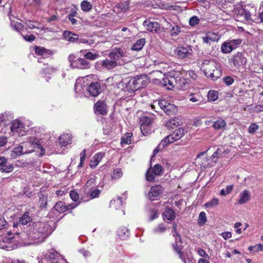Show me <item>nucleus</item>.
I'll return each mask as SVG.
<instances>
[{"label": "nucleus", "instance_id": "nucleus-1", "mask_svg": "<svg viewBox=\"0 0 263 263\" xmlns=\"http://www.w3.org/2000/svg\"><path fill=\"white\" fill-rule=\"evenodd\" d=\"M49 225L46 222L38 221L30 224L26 230L28 239L32 240L29 244L39 243L43 242L48 236Z\"/></svg>", "mask_w": 263, "mask_h": 263}, {"label": "nucleus", "instance_id": "nucleus-2", "mask_svg": "<svg viewBox=\"0 0 263 263\" xmlns=\"http://www.w3.org/2000/svg\"><path fill=\"white\" fill-rule=\"evenodd\" d=\"M107 82L125 91H136L134 78L122 79L120 75L115 74L112 77L108 78Z\"/></svg>", "mask_w": 263, "mask_h": 263}, {"label": "nucleus", "instance_id": "nucleus-3", "mask_svg": "<svg viewBox=\"0 0 263 263\" xmlns=\"http://www.w3.org/2000/svg\"><path fill=\"white\" fill-rule=\"evenodd\" d=\"M205 76L213 80H216L222 74V70L217 61L214 59L204 60L201 66Z\"/></svg>", "mask_w": 263, "mask_h": 263}, {"label": "nucleus", "instance_id": "nucleus-4", "mask_svg": "<svg viewBox=\"0 0 263 263\" xmlns=\"http://www.w3.org/2000/svg\"><path fill=\"white\" fill-rule=\"evenodd\" d=\"M19 233L13 230V233L8 232L6 236L0 238V248L11 251L20 246Z\"/></svg>", "mask_w": 263, "mask_h": 263}, {"label": "nucleus", "instance_id": "nucleus-5", "mask_svg": "<svg viewBox=\"0 0 263 263\" xmlns=\"http://www.w3.org/2000/svg\"><path fill=\"white\" fill-rule=\"evenodd\" d=\"M256 12V8L252 4H248L244 7L239 6L234 10L236 19L242 22L251 20V15Z\"/></svg>", "mask_w": 263, "mask_h": 263}, {"label": "nucleus", "instance_id": "nucleus-6", "mask_svg": "<svg viewBox=\"0 0 263 263\" xmlns=\"http://www.w3.org/2000/svg\"><path fill=\"white\" fill-rule=\"evenodd\" d=\"M11 135L16 139L17 137L25 136L28 130V127L18 119L12 121L10 126Z\"/></svg>", "mask_w": 263, "mask_h": 263}, {"label": "nucleus", "instance_id": "nucleus-7", "mask_svg": "<svg viewBox=\"0 0 263 263\" xmlns=\"http://www.w3.org/2000/svg\"><path fill=\"white\" fill-rule=\"evenodd\" d=\"M21 145L23 146V149L26 154L32 152L35 148L40 149L42 152L45 151L40 140L33 137L29 138L27 141L22 143Z\"/></svg>", "mask_w": 263, "mask_h": 263}, {"label": "nucleus", "instance_id": "nucleus-8", "mask_svg": "<svg viewBox=\"0 0 263 263\" xmlns=\"http://www.w3.org/2000/svg\"><path fill=\"white\" fill-rule=\"evenodd\" d=\"M68 60L72 68L85 69L89 68L90 66L89 62L86 60L82 58L76 59L73 54L69 55Z\"/></svg>", "mask_w": 263, "mask_h": 263}, {"label": "nucleus", "instance_id": "nucleus-9", "mask_svg": "<svg viewBox=\"0 0 263 263\" xmlns=\"http://www.w3.org/2000/svg\"><path fill=\"white\" fill-rule=\"evenodd\" d=\"M182 82L184 83V80L183 79H178V77L175 78L174 76L166 77L163 79V83L165 86H167V88L171 89L172 88L176 87L180 89H183L184 87L181 85Z\"/></svg>", "mask_w": 263, "mask_h": 263}, {"label": "nucleus", "instance_id": "nucleus-10", "mask_svg": "<svg viewBox=\"0 0 263 263\" xmlns=\"http://www.w3.org/2000/svg\"><path fill=\"white\" fill-rule=\"evenodd\" d=\"M247 59L241 52H237L229 59L228 62L232 67L239 68L240 66L245 65Z\"/></svg>", "mask_w": 263, "mask_h": 263}, {"label": "nucleus", "instance_id": "nucleus-11", "mask_svg": "<svg viewBox=\"0 0 263 263\" xmlns=\"http://www.w3.org/2000/svg\"><path fill=\"white\" fill-rule=\"evenodd\" d=\"M175 54L180 59L190 58L192 55L193 50L191 46H179L175 50Z\"/></svg>", "mask_w": 263, "mask_h": 263}, {"label": "nucleus", "instance_id": "nucleus-12", "mask_svg": "<svg viewBox=\"0 0 263 263\" xmlns=\"http://www.w3.org/2000/svg\"><path fill=\"white\" fill-rule=\"evenodd\" d=\"M158 105L161 109L168 115H174L177 112V106L165 100H160Z\"/></svg>", "mask_w": 263, "mask_h": 263}, {"label": "nucleus", "instance_id": "nucleus-13", "mask_svg": "<svg viewBox=\"0 0 263 263\" xmlns=\"http://www.w3.org/2000/svg\"><path fill=\"white\" fill-rule=\"evenodd\" d=\"M163 173L162 166L159 164H155L153 168H149L146 174V180L148 181H153L157 176H160Z\"/></svg>", "mask_w": 263, "mask_h": 263}, {"label": "nucleus", "instance_id": "nucleus-14", "mask_svg": "<svg viewBox=\"0 0 263 263\" xmlns=\"http://www.w3.org/2000/svg\"><path fill=\"white\" fill-rule=\"evenodd\" d=\"M173 235L175 237V243L173 245L174 249L179 254L180 258L182 259V254L181 252L182 246L181 244H178V242L182 243V242L180 235L177 232L176 224H173Z\"/></svg>", "mask_w": 263, "mask_h": 263}, {"label": "nucleus", "instance_id": "nucleus-15", "mask_svg": "<svg viewBox=\"0 0 263 263\" xmlns=\"http://www.w3.org/2000/svg\"><path fill=\"white\" fill-rule=\"evenodd\" d=\"M136 90L146 87L149 83V79L146 75H140L134 77Z\"/></svg>", "mask_w": 263, "mask_h": 263}, {"label": "nucleus", "instance_id": "nucleus-16", "mask_svg": "<svg viewBox=\"0 0 263 263\" xmlns=\"http://www.w3.org/2000/svg\"><path fill=\"white\" fill-rule=\"evenodd\" d=\"M45 257L49 259L51 263H66L65 260L63 259L60 255L53 251H50L46 253Z\"/></svg>", "mask_w": 263, "mask_h": 263}, {"label": "nucleus", "instance_id": "nucleus-17", "mask_svg": "<svg viewBox=\"0 0 263 263\" xmlns=\"http://www.w3.org/2000/svg\"><path fill=\"white\" fill-rule=\"evenodd\" d=\"M162 191L163 188L160 185L152 186L148 194L149 199L152 201L157 200Z\"/></svg>", "mask_w": 263, "mask_h": 263}, {"label": "nucleus", "instance_id": "nucleus-18", "mask_svg": "<svg viewBox=\"0 0 263 263\" xmlns=\"http://www.w3.org/2000/svg\"><path fill=\"white\" fill-rule=\"evenodd\" d=\"M32 219V217L30 215L29 212H26L21 217L19 218L18 223H13V227L14 229H15L17 228L18 226H20V224H27L28 222L31 221Z\"/></svg>", "mask_w": 263, "mask_h": 263}, {"label": "nucleus", "instance_id": "nucleus-19", "mask_svg": "<svg viewBox=\"0 0 263 263\" xmlns=\"http://www.w3.org/2000/svg\"><path fill=\"white\" fill-rule=\"evenodd\" d=\"M87 90L92 96H97L101 91L100 85L98 82L91 83L87 87Z\"/></svg>", "mask_w": 263, "mask_h": 263}, {"label": "nucleus", "instance_id": "nucleus-20", "mask_svg": "<svg viewBox=\"0 0 263 263\" xmlns=\"http://www.w3.org/2000/svg\"><path fill=\"white\" fill-rule=\"evenodd\" d=\"M143 25L146 28L147 30L150 32H156L158 30L160 29V25L156 22L147 20L144 21Z\"/></svg>", "mask_w": 263, "mask_h": 263}, {"label": "nucleus", "instance_id": "nucleus-21", "mask_svg": "<svg viewBox=\"0 0 263 263\" xmlns=\"http://www.w3.org/2000/svg\"><path fill=\"white\" fill-rule=\"evenodd\" d=\"M105 154L104 153H98L96 154L91 158L89 166L92 168H95L101 161L102 158L104 157Z\"/></svg>", "mask_w": 263, "mask_h": 263}, {"label": "nucleus", "instance_id": "nucleus-22", "mask_svg": "<svg viewBox=\"0 0 263 263\" xmlns=\"http://www.w3.org/2000/svg\"><path fill=\"white\" fill-rule=\"evenodd\" d=\"M72 136L71 134H63L59 138V143L62 146H66L72 143Z\"/></svg>", "mask_w": 263, "mask_h": 263}, {"label": "nucleus", "instance_id": "nucleus-23", "mask_svg": "<svg viewBox=\"0 0 263 263\" xmlns=\"http://www.w3.org/2000/svg\"><path fill=\"white\" fill-rule=\"evenodd\" d=\"M111 60L116 61L125 57V53L123 50L120 48H115L109 54Z\"/></svg>", "mask_w": 263, "mask_h": 263}, {"label": "nucleus", "instance_id": "nucleus-24", "mask_svg": "<svg viewBox=\"0 0 263 263\" xmlns=\"http://www.w3.org/2000/svg\"><path fill=\"white\" fill-rule=\"evenodd\" d=\"M9 17L10 21V26L15 30L21 32V30L24 28L23 25L20 22L15 20V17L11 13L9 14Z\"/></svg>", "mask_w": 263, "mask_h": 263}, {"label": "nucleus", "instance_id": "nucleus-25", "mask_svg": "<svg viewBox=\"0 0 263 263\" xmlns=\"http://www.w3.org/2000/svg\"><path fill=\"white\" fill-rule=\"evenodd\" d=\"M96 113L104 115L106 114V105L104 101H99L95 105Z\"/></svg>", "mask_w": 263, "mask_h": 263}, {"label": "nucleus", "instance_id": "nucleus-26", "mask_svg": "<svg viewBox=\"0 0 263 263\" xmlns=\"http://www.w3.org/2000/svg\"><path fill=\"white\" fill-rule=\"evenodd\" d=\"M26 154L22 145H18L14 147L11 151L10 157L11 159H15L17 157Z\"/></svg>", "mask_w": 263, "mask_h": 263}, {"label": "nucleus", "instance_id": "nucleus-27", "mask_svg": "<svg viewBox=\"0 0 263 263\" xmlns=\"http://www.w3.org/2000/svg\"><path fill=\"white\" fill-rule=\"evenodd\" d=\"M83 80L82 79H77L76 81L74 86V90L76 91L77 97H82L85 90H86L82 86V82H83Z\"/></svg>", "mask_w": 263, "mask_h": 263}, {"label": "nucleus", "instance_id": "nucleus-28", "mask_svg": "<svg viewBox=\"0 0 263 263\" xmlns=\"http://www.w3.org/2000/svg\"><path fill=\"white\" fill-rule=\"evenodd\" d=\"M187 98L189 101L192 103H198L199 104L203 101L202 97L199 91L190 93Z\"/></svg>", "mask_w": 263, "mask_h": 263}, {"label": "nucleus", "instance_id": "nucleus-29", "mask_svg": "<svg viewBox=\"0 0 263 263\" xmlns=\"http://www.w3.org/2000/svg\"><path fill=\"white\" fill-rule=\"evenodd\" d=\"M117 234L120 238L122 240L126 239L130 234L128 229L125 227H120L117 231Z\"/></svg>", "mask_w": 263, "mask_h": 263}, {"label": "nucleus", "instance_id": "nucleus-30", "mask_svg": "<svg viewBox=\"0 0 263 263\" xmlns=\"http://www.w3.org/2000/svg\"><path fill=\"white\" fill-rule=\"evenodd\" d=\"M123 202L120 197L113 199L110 201L109 206L110 208L116 210L120 209L123 205Z\"/></svg>", "mask_w": 263, "mask_h": 263}, {"label": "nucleus", "instance_id": "nucleus-31", "mask_svg": "<svg viewBox=\"0 0 263 263\" xmlns=\"http://www.w3.org/2000/svg\"><path fill=\"white\" fill-rule=\"evenodd\" d=\"M162 215L164 220L172 221L174 219L175 217L174 211L170 208L166 209Z\"/></svg>", "mask_w": 263, "mask_h": 263}, {"label": "nucleus", "instance_id": "nucleus-32", "mask_svg": "<svg viewBox=\"0 0 263 263\" xmlns=\"http://www.w3.org/2000/svg\"><path fill=\"white\" fill-rule=\"evenodd\" d=\"M63 35L65 39L71 42H75L79 37L78 34L69 31H64Z\"/></svg>", "mask_w": 263, "mask_h": 263}, {"label": "nucleus", "instance_id": "nucleus-33", "mask_svg": "<svg viewBox=\"0 0 263 263\" xmlns=\"http://www.w3.org/2000/svg\"><path fill=\"white\" fill-rule=\"evenodd\" d=\"M239 198L238 203L239 204H243L249 201L251 195L249 191L245 190L240 194Z\"/></svg>", "mask_w": 263, "mask_h": 263}, {"label": "nucleus", "instance_id": "nucleus-34", "mask_svg": "<svg viewBox=\"0 0 263 263\" xmlns=\"http://www.w3.org/2000/svg\"><path fill=\"white\" fill-rule=\"evenodd\" d=\"M102 65L107 69H111L116 67L117 63L112 60L105 59L102 62Z\"/></svg>", "mask_w": 263, "mask_h": 263}, {"label": "nucleus", "instance_id": "nucleus-35", "mask_svg": "<svg viewBox=\"0 0 263 263\" xmlns=\"http://www.w3.org/2000/svg\"><path fill=\"white\" fill-rule=\"evenodd\" d=\"M96 179V177L94 176L93 177H91L87 181L84 187V190L86 192H88L91 189L95 186Z\"/></svg>", "mask_w": 263, "mask_h": 263}, {"label": "nucleus", "instance_id": "nucleus-36", "mask_svg": "<svg viewBox=\"0 0 263 263\" xmlns=\"http://www.w3.org/2000/svg\"><path fill=\"white\" fill-rule=\"evenodd\" d=\"M145 43V39L143 38L140 39L134 44L132 49L133 50L139 51L142 49Z\"/></svg>", "mask_w": 263, "mask_h": 263}, {"label": "nucleus", "instance_id": "nucleus-37", "mask_svg": "<svg viewBox=\"0 0 263 263\" xmlns=\"http://www.w3.org/2000/svg\"><path fill=\"white\" fill-rule=\"evenodd\" d=\"M226 125V121L223 119H220L214 122L213 127L216 129H223Z\"/></svg>", "mask_w": 263, "mask_h": 263}, {"label": "nucleus", "instance_id": "nucleus-38", "mask_svg": "<svg viewBox=\"0 0 263 263\" xmlns=\"http://www.w3.org/2000/svg\"><path fill=\"white\" fill-rule=\"evenodd\" d=\"M55 210L59 213H63L67 211L66 205L64 202H58L54 205Z\"/></svg>", "mask_w": 263, "mask_h": 263}, {"label": "nucleus", "instance_id": "nucleus-39", "mask_svg": "<svg viewBox=\"0 0 263 263\" xmlns=\"http://www.w3.org/2000/svg\"><path fill=\"white\" fill-rule=\"evenodd\" d=\"M175 141L176 140H175V138H174L172 134H171L167 136L164 140H162L159 146L160 147L161 146H162L163 147H164L168 144L172 143Z\"/></svg>", "mask_w": 263, "mask_h": 263}, {"label": "nucleus", "instance_id": "nucleus-40", "mask_svg": "<svg viewBox=\"0 0 263 263\" xmlns=\"http://www.w3.org/2000/svg\"><path fill=\"white\" fill-rule=\"evenodd\" d=\"M184 135V130L182 128H179L176 129L172 134L174 138L176 141L180 139Z\"/></svg>", "mask_w": 263, "mask_h": 263}, {"label": "nucleus", "instance_id": "nucleus-41", "mask_svg": "<svg viewBox=\"0 0 263 263\" xmlns=\"http://www.w3.org/2000/svg\"><path fill=\"white\" fill-rule=\"evenodd\" d=\"M207 97L208 101L210 102L217 100L218 98V91L213 90H210L208 93Z\"/></svg>", "mask_w": 263, "mask_h": 263}, {"label": "nucleus", "instance_id": "nucleus-42", "mask_svg": "<svg viewBox=\"0 0 263 263\" xmlns=\"http://www.w3.org/2000/svg\"><path fill=\"white\" fill-rule=\"evenodd\" d=\"M129 3L127 1H125L120 3L115 8L114 11H116V9H117L118 11L119 9L121 11H125L128 8Z\"/></svg>", "mask_w": 263, "mask_h": 263}, {"label": "nucleus", "instance_id": "nucleus-43", "mask_svg": "<svg viewBox=\"0 0 263 263\" xmlns=\"http://www.w3.org/2000/svg\"><path fill=\"white\" fill-rule=\"evenodd\" d=\"M233 48L228 42H224L221 46V51L223 53H229L233 51Z\"/></svg>", "mask_w": 263, "mask_h": 263}, {"label": "nucleus", "instance_id": "nucleus-44", "mask_svg": "<svg viewBox=\"0 0 263 263\" xmlns=\"http://www.w3.org/2000/svg\"><path fill=\"white\" fill-rule=\"evenodd\" d=\"M219 203V199L217 198H213L212 200L209 201L204 204V206L206 208H212L217 206Z\"/></svg>", "mask_w": 263, "mask_h": 263}, {"label": "nucleus", "instance_id": "nucleus-45", "mask_svg": "<svg viewBox=\"0 0 263 263\" xmlns=\"http://www.w3.org/2000/svg\"><path fill=\"white\" fill-rule=\"evenodd\" d=\"M229 153V151L228 149H225L224 147L223 146L218 148L216 152L214 153L212 157L217 158L219 155H221L223 153L228 154Z\"/></svg>", "mask_w": 263, "mask_h": 263}, {"label": "nucleus", "instance_id": "nucleus-46", "mask_svg": "<svg viewBox=\"0 0 263 263\" xmlns=\"http://www.w3.org/2000/svg\"><path fill=\"white\" fill-rule=\"evenodd\" d=\"M81 7L83 11L88 12L92 8L91 4L87 1H83L81 4Z\"/></svg>", "mask_w": 263, "mask_h": 263}, {"label": "nucleus", "instance_id": "nucleus-47", "mask_svg": "<svg viewBox=\"0 0 263 263\" xmlns=\"http://www.w3.org/2000/svg\"><path fill=\"white\" fill-rule=\"evenodd\" d=\"M81 52L87 59L93 60L98 58V54L96 53L93 54L91 52H86V50H81Z\"/></svg>", "mask_w": 263, "mask_h": 263}, {"label": "nucleus", "instance_id": "nucleus-48", "mask_svg": "<svg viewBox=\"0 0 263 263\" xmlns=\"http://www.w3.org/2000/svg\"><path fill=\"white\" fill-rule=\"evenodd\" d=\"M141 131L143 133V135H146L149 134L151 131V127L148 124H146V123H142L141 125Z\"/></svg>", "mask_w": 263, "mask_h": 263}, {"label": "nucleus", "instance_id": "nucleus-49", "mask_svg": "<svg viewBox=\"0 0 263 263\" xmlns=\"http://www.w3.org/2000/svg\"><path fill=\"white\" fill-rule=\"evenodd\" d=\"M207 220L206 214L204 212L200 213L199 215V219L198 221V224L200 226H203Z\"/></svg>", "mask_w": 263, "mask_h": 263}, {"label": "nucleus", "instance_id": "nucleus-50", "mask_svg": "<svg viewBox=\"0 0 263 263\" xmlns=\"http://www.w3.org/2000/svg\"><path fill=\"white\" fill-rule=\"evenodd\" d=\"M57 70V68H54L51 66H47L43 69L44 74L47 76L48 75L52 74Z\"/></svg>", "mask_w": 263, "mask_h": 263}, {"label": "nucleus", "instance_id": "nucleus-51", "mask_svg": "<svg viewBox=\"0 0 263 263\" xmlns=\"http://www.w3.org/2000/svg\"><path fill=\"white\" fill-rule=\"evenodd\" d=\"M132 133H126L125 137H122L121 139V144H129L131 143V139H132Z\"/></svg>", "mask_w": 263, "mask_h": 263}, {"label": "nucleus", "instance_id": "nucleus-52", "mask_svg": "<svg viewBox=\"0 0 263 263\" xmlns=\"http://www.w3.org/2000/svg\"><path fill=\"white\" fill-rule=\"evenodd\" d=\"M122 174H123L120 168H117L114 170L111 176L112 179H117L121 177Z\"/></svg>", "mask_w": 263, "mask_h": 263}, {"label": "nucleus", "instance_id": "nucleus-53", "mask_svg": "<svg viewBox=\"0 0 263 263\" xmlns=\"http://www.w3.org/2000/svg\"><path fill=\"white\" fill-rule=\"evenodd\" d=\"M209 38L212 42H217L219 40L220 36L217 33L212 32H208L206 33Z\"/></svg>", "mask_w": 263, "mask_h": 263}, {"label": "nucleus", "instance_id": "nucleus-54", "mask_svg": "<svg viewBox=\"0 0 263 263\" xmlns=\"http://www.w3.org/2000/svg\"><path fill=\"white\" fill-rule=\"evenodd\" d=\"M178 125L179 123L175 119H171L166 123V126L171 128H174Z\"/></svg>", "mask_w": 263, "mask_h": 263}, {"label": "nucleus", "instance_id": "nucleus-55", "mask_svg": "<svg viewBox=\"0 0 263 263\" xmlns=\"http://www.w3.org/2000/svg\"><path fill=\"white\" fill-rule=\"evenodd\" d=\"M230 46L233 48V49H236L241 43L240 39H234L228 41Z\"/></svg>", "mask_w": 263, "mask_h": 263}, {"label": "nucleus", "instance_id": "nucleus-56", "mask_svg": "<svg viewBox=\"0 0 263 263\" xmlns=\"http://www.w3.org/2000/svg\"><path fill=\"white\" fill-rule=\"evenodd\" d=\"M166 230V227L164 224L162 223L159 224L158 227L155 228L153 232L156 234H159L164 233Z\"/></svg>", "mask_w": 263, "mask_h": 263}, {"label": "nucleus", "instance_id": "nucleus-57", "mask_svg": "<svg viewBox=\"0 0 263 263\" xmlns=\"http://www.w3.org/2000/svg\"><path fill=\"white\" fill-rule=\"evenodd\" d=\"M47 202V197L42 194L39 198V205L42 209L45 208Z\"/></svg>", "mask_w": 263, "mask_h": 263}, {"label": "nucleus", "instance_id": "nucleus-58", "mask_svg": "<svg viewBox=\"0 0 263 263\" xmlns=\"http://www.w3.org/2000/svg\"><path fill=\"white\" fill-rule=\"evenodd\" d=\"M259 129L258 125L255 123H253L250 124L248 128V132L250 134H254Z\"/></svg>", "mask_w": 263, "mask_h": 263}, {"label": "nucleus", "instance_id": "nucleus-59", "mask_svg": "<svg viewBox=\"0 0 263 263\" xmlns=\"http://www.w3.org/2000/svg\"><path fill=\"white\" fill-rule=\"evenodd\" d=\"M216 3L222 8H225L228 4L232 3L234 2V0H215Z\"/></svg>", "mask_w": 263, "mask_h": 263}, {"label": "nucleus", "instance_id": "nucleus-60", "mask_svg": "<svg viewBox=\"0 0 263 263\" xmlns=\"http://www.w3.org/2000/svg\"><path fill=\"white\" fill-rule=\"evenodd\" d=\"M250 252H256L259 251H263V245L262 244H258L254 246H250L249 248Z\"/></svg>", "mask_w": 263, "mask_h": 263}, {"label": "nucleus", "instance_id": "nucleus-61", "mask_svg": "<svg viewBox=\"0 0 263 263\" xmlns=\"http://www.w3.org/2000/svg\"><path fill=\"white\" fill-rule=\"evenodd\" d=\"M180 28L179 26L176 25L173 26L171 29L170 34L172 36H176L180 32Z\"/></svg>", "mask_w": 263, "mask_h": 263}, {"label": "nucleus", "instance_id": "nucleus-62", "mask_svg": "<svg viewBox=\"0 0 263 263\" xmlns=\"http://www.w3.org/2000/svg\"><path fill=\"white\" fill-rule=\"evenodd\" d=\"M13 170V166L11 164H7V163L5 164V166H3L1 167V170H0L2 172L5 173H10L12 172Z\"/></svg>", "mask_w": 263, "mask_h": 263}, {"label": "nucleus", "instance_id": "nucleus-63", "mask_svg": "<svg viewBox=\"0 0 263 263\" xmlns=\"http://www.w3.org/2000/svg\"><path fill=\"white\" fill-rule=\"evenodd\" d=\"M209 161V159L206 157H205L203 159V161H202L200 164L201 167L206 168L209 167H212L213 164H211Z\"/></svg>", "mask_w": 263, "mask_h": 263}, {"label": "nucleus", "instance_id": "nucleus-64", "mask_svg": "<svg viewBox=\"0 0 263 263\" xmlns=\"http://www.w3.org/2000/svg\"><path fill=\"white\" fill-rule=\"evenodd\" d=\"M88 193L91 198H95L98 197L101 193V191L98 189H95L92 191H89Z\"/></svg>", "mask_w": 263, "mask_h": 263}]
</instances>
